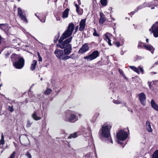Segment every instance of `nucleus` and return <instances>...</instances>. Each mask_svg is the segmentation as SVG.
Returning a JSON list of instances; mask_svg holds the SVG:
<instances>
[{
  "instance_id": "1",
  "label": "nucleus",
  "mask_w": 158,
  "mask_h": 158,
  "mask_svg": "<svg viewBox=\"0 0 158 158\" xmlns=\"http://www.w3.org/2000/svg\"><path fill=\"white\" fill-rule=\"evenodd\" d=\"M74 28V26L73 23H71L69 24L67 29L63 33L58 40L59 43L57 44L58 47L63 49L68 47V46L69 45H71V44L69 43L72 40V37H70L64 41H63L64 39L67 38L71 35Z\"/></svg>"
},
{
  "instance_id": "2",
  "label": "nucleus",
  "mask_w": 158,
  "mask_h": 158,
  "mask_svg": "<svg viewBox=\"0 0 158 158\" xmlns=\"http://www.w3.org/2000/svg\"><path fill=\"white\" fill-rule=\"evenodd\" d=\"M111 127V126L110 124H104L102 126V128L100 130V133L101 138L106 139L107 143H113L110 134V129Z\"/></svg>"
},
{
  "instance_id": "3",
  "label": "nucleus",
  "mask_w": 158,
  "mask_h": 158,
  "mask_svg": "<svg viewBox=\"0 0 158 158\" xmlns=\"http://www.w3.org/2000/svg\"><path fill=\"white\" fill-rule=\"evenodd\" d=\"M64 120L71 123H74L78 119V117L75 114L72 113L71 111H68L65 115Z\"/></svg>"
},
{
  "instance_id": "4",
  "label": "nucleus",
  "mask_w": 158,
  "mask_h": 158,
  "mask_svg": "<svg viewBox=\"0 0 158 158\" xmlns=\"http://www.w3.org/2000/svg\"><path fill=\"white\" fill-rule=\"evenodd\" d=\"M87 151H90V152L86 154L84 157L85 158H94L95 156H97L95 148L94 145H92V147L88 146L86 149Z\"/></svg>"
},
{
  "instance_id": "5",
  "label": "nucleus",
  "mask_w": 158,
  "mask_h": 158,
  "mask_svg": "<svg viewBox=\"0 0 158 158\" xmlns=\"http://www.w3.org/2000/svg\"><path fill=\"white\" fill-rule=\"evenodd\" d=\"M117 138L118 139V143L121 144V142H120L119 140L123 141L126 139L127 137V134L126 132L121 130L120 131L116 134Z\"/></svg>"
},
{
  "instance_id": "6",
  "label": "nucleus",
  "mask_w": 158,
  "mask_h": 158,
  "mask_svg": "<svg viewBox=\"0 0 158 158\" xmlns=\"http://www.w3.org/2000/svg\"><path fill=\"white\" fill-rule=\"evenodd\" d=\"M24 59L20 57L17 61H15L13 63L14 66L17 69H21L24 66Z\"/></svg>"
},
{
  "instance_id": "7",
  "label": "nucleus",
  "mask_w": 158,
  "mask_h": 158,
  "mask_svg": "<svg viewBox=\"0 0 158 158\" xmlns=\"http://www.w3.org/2000/svg\"><path fill=\"white\" fill-rule=\"evenodd\" d=\"M99 55V53L98 51H95L90 55L84 57V58L86 59L88 61H90L96 58Z\"/></svg>"
},
{
  "instance_id": "8",
  "label": "nucleus",
  "mask_w": 158,
  "mask_h": 158,
  "mask_svg": "<svg viewBox=\"0 0 158 158\" xmlns=\"http://www.w3.org/2000/svg\"><path fill=\"white\" fill-rule=\"evenodd\" d=\"M19 140L21 143L24 146H27L30 144L29 141L25 135H22L19 137Z\"/></svg>"
},
{
  "instance_id": "9",
  "label": "nucleus",
  "mask_w": 158,
  "mask_h": 158,
  "mask_svg": "<svg viewBox=\"0 0 158 158\" xmlns=\"http://www.w3.org/2000/svg\"><path fill=\"white\" fill-rule=\"evenodd\" d=\"M149 30L150 31H152L155 37H158V21L153 25Z\"/></svg>"
},
{
  "instance_id": "10",
  "label": "nucleus",
  "mask_w": 158,
  "mask_h": 158,
  "mask_svg": "<svg viewBox=\"0 0 158 158\" xmlns=\"http://www.w3.org/2000/svg\"><path fill=\"white\" fill-rule=\"evenodd\" d=\"M18 13L19 17L22 20L26 23H28V21L25 15H23V11L22 10L21 8H18Z\"/></svg>"
},
{
  "instance_id": "11",
  "label": "nucleus",
  "mask_w": 158,
  "mask_h": 158,
  "mask_svg": "<svg viewBox=\"0 0 158 158\" xmlns=\"http://www.w3.org/2000/svg\"><path fill=\"white\" fill-rule=\"evenodd\" d=\"M129 68L139 74L140 73L139 70L140 71L142 74H143L144 73V70L143 67L140 66H139L137 68L134 66H130Z\"/></svg>"
},
{
  "instance_id": "12",
  "label": "nucleus",
  "mask_w": 158,
  "mask_h": 158,
  "mask_svg": "<svg viewBox=\"0 0 158 158\" xmlns=\"http://www.w3.org/2000/svg\"><path fill=\"white\" fill-rule=\"evenodd\" d=\"M54 53L56 56L59 59H62L63 56H65L63 51L60 49H56L54 52Z\"/></svg>"
},
{
  "instance_id": "13",
  "label": "nucleus",
  "mask_w": 158,
  "mask_h": 158,
  "mask_svg": "<svg viewBox=\"0 0 158 158\" xmlns=\"http://www.w3.org/2000/svg\"><path fill=\"white\" fill-rule=\"evenodd\" d=\"M138 96L141 103L143 106H145V101L146 99L145 94L143 93H141L139 94Z\"/></svg>"
},
{
  "instance_id": "14",
  "label": "nucleus",
  "mask_w": 158,
  "mask_h": 158,
  "mask_svg": "<svg viewBox=\"0 0 158 158\" xmlns=\"http://www.w3.org/2000/svg\"><path fill=\"white\" fill-rule=\"evenodd\" d=\"M89 47L87 44L85 43L83 44L79 51V53L83 54L88 50Z\"/></svg>"
},
{
  "instance_id": "15",
  "label": "nucleus",
  "mask_w": 158,
  "mask_h": 158,
  "mask_svg": "<svg viewBox=\"0 0 158 158\" xmlns=\"http://www.w3.org/2000/svg\"><path fill=\"white\" fill-rule=\"evenodd\" d=\"M104 36V39L108 42V44L110 45L111 46L112 44L110 42V40L112 36L111 34L108 33H106L105 34Z\"/></svg>"
},
{
  "instance_id": "16",
  "label": "nucleus",
  "mask_w": 158,
  "mask_h": 158,
  "mask_svg": "<svg viewBox=\"0 0 158 158\" xmlns=\"http://www.w3.org/2000/svg\"><path fill=\"white\" fill-rule=\"evenodd\" d=\"M86 19H82L79 23V30L80 31H83L85 29V22Z\"/></svg>"
},
{
  "instance_id": "17",
  "label": "nucleus",
  "mask_w": 158,
  "mask_h": 158,
  "mask_svg": "<svg viewBox=\"0 0 158 158\" xmlns=\"http://www.w3.org/2000/svg\"><path fill=\"white\" fill-rule=\"evenodd\" d=\"M72 50V45L68 46V47L64 48L63 51L65 55H68L71 52Z\"/></svg>"
},
{
  "instance_id": "18",
  "label": "nucleus",
  "mask_w": 158,
  "mask_h": 158,
  "mask_svg": "<svg viewBox=\"0 0 158 158\" xmlns=\"http://www.w3.org/2000/svg\"><path fill=\"white\" fill-rule=\"evenodd\" d=\"M144 48L150 51L152 54L153 53L155 48L152 45L145 44L144 45Z\"/></svg>"
},
{
  "instance_id": "19",
  "label": "nucleus",
  "mask_w": 158,
  "mask_h": 158,
  "mask_svg": "<svg viewBox=\"0 0 158 158\" xmlns=\"http://www.w3.org/2000/svg\"><path fill=\"white\" fill-rule=\"evenodd\" d=\"M100 18L99 20L100 24H103L106 20L105 16L103 13H101L100 14Z\"/></svg>"
},
{
  "instance_id": "20",
  "label": "nucleus",
  "mask_w": 158,
  "mask_h": 158,
  "mask_svg": "<svg viewBox=\"0 0 158 158\" xmlns=\"http://www.w3.org/2000/svg\"><path fill=\"white\" fill-rule=\"evenodd\" d=\"M151 103L152 107L156 110L158 111V105L153 99L151 100Z\"/></svg>"
},
{
  "instance_id": "21",
  "label": "nucleus",
  "mask_w": 158,
  "mask_h": 158,
  "mask_svg": "<svg viewBox=\"0 0 158 158\" xmlns=\"http://www.w3.org/2000/svg\"><path fill=\"white\" fill-rule=\"evenodd\" d=\"M69 10L68 8H66L63 12L62 15V18L64 19L68 17L69 14Z\"/></svg>"
},
{
  "instance_id": "22",
  "label": "nucleus",
  "mask_w": 158,
  "mask_h": 158,
  "mask_svg": "<svg viewBox=\"0 0 158 158\" xmlns=\"http://www.w3.org/2000/svg\"><path fill=\"white\" fill-rule=\"evenodd\" d=\"M75 6L76 8V11L78 14L80 15H82L83 13V10L80 8L77 4H75Z\"/></svg>"
},
{
  "instance_id": "23",
  "label": "nucleus",
  "mask_w": 158,
  "mask_h": 158,
  "mask_svg": "<svg viewBox=\"0 0 158 158\" xmlns=\"http://www.w3.org/2000/svg\"><path fill=\"white\" fill-rule=\"evenodd\" d=\"M19 57L17 55L13 54L11 56V61L14 63L15 62V61L17 60H19Z\"/></svg>"
},
{
  "instance_id": "24",
  "label": "nucleus",
  "mask_w": 158,
  "mask_h": 158,
  "mask_svg": "<svg viewBox=\"0 0 158 158\" xmlns=\"http://www.w3.org/2000/svg\"><path fill=\"white\" fill-rule=\"evenodd\" d=\"M146 127L147 130L149 132H152V130L151 127L150 123L148 121H147L146 123Z\"/></svg>"
},
{
  "instance_id": "25",
  "label": "nucleus",
  "mask_w": 158,
  "mask_h": 158,
  "mask_svg": "<svg viewBox=\"0 0 158 158\" xmlns=\"http://www.w3.org/2000/svg\"><path fill=\"white\" fill-rule=\"evenodd\" d=\"M37 61L35 60H34L33 61L30 67V69L31 70H33L35 69L37 64Z\"/></svg>"
},
{
  "instance_id": "26",
  "label": "nucleus",
  "mask_w": 158,
  "mask_h": 158,
  "mask_svg": "<svg viewBox=\"0 0 158 158\" xmlns=\"http://www.w3.org/2000/svg\"><path fill=\"white\" fill-rule=\"evenodd\" d=\"M33 118L35 120H40L41 118L37 116L35 112H34L32 115Z\"/></svg>"
},
{
  "instance_id": "27",
  "label": "nucleus",
  "mask_w": 158,
  "mask_h": 158,
  "mask_svg": "<svg viewBox=\"0 0 158 158\" xmlns=\"http://www.w3.org/2000/svg\"><path fill=\"white\" fill-rule=\"evenodd\" d=\"M145 6H144L143 5H141L139 6L134 11H132L131 12L132 14L133 15L135 12H137L140 9H141L144 7Z\"/></svg>"
},
{
  "instance_id": "28",
  "label": "nucleus",
  "mask_w": 158,
  "mask_h": 158,
  "mask_svg": "<svg viewBox=\"0 0 158 158\" xmlns=\"http://www.w3.org/2000/svg\"><path fill=\"white\" fill-rule=\"evenodd\" d=\"M78 136L77 133L75 132L73 134H71L68 137V139H71L72 138H74L77 137Z\"/></svg>"
},
{
  "instance_id": "29",
  "label": "nucleus",
  "mask_w": 158,
  "mask_h": 158,
  "mask_svg": "<svg viewBox=\"0 0 158 158\" xmlns=\"http://www.w3.org/2000/svg\"><path fill=\"white\" fill-rule=\"evenodd\" d=\"M7 26V24H0V29L4 30L6 29Z\"/></svg>"
},
{
  "instance_id": "30",
  "label": "nucleus",
  "mask_w": 158,
  "mask_h": 158,
  "mask_svg": "<svg viewBox=\"0 0 158 158\" xmlns=\"http://www.w3.org/2000/svg\"><path fill=\"white\" fill-rule=\"evenodd\" d=\"M5 143V141L4 140V136L2 133V134L1 136V139L0 140V145H3Z\"/></svg>"
},
{
  "instance_id": "31",
  "label": "nucleus",
  "mask_w": 158,
  "mask_h": 158,
  "mask_svg": "<svg viewBox=\"0 0 158 158\" xmlns=\"http://www.w3.org/2000/svg\"><path fill=\"white\" fill-rule=\"evenodd\" d=\"M52 92V90L49 88H47L44 92V94L46 95H49Z\"/></svg>"
},
{
  "instance_id": "32",
  "label": "nucleus",
  "mask_w": 158,
  "mask_h": 158,
  "mask_svg": "<svg viewBox=\"0 0 158 158\" xmlns=\"http://www.w3.org/2000/svg\"><path fill=\"white\" fill-rule=\"evenodd\" d=\"M145 45V44H144V43H142L140 41H139L138 43V45L137 47L138 48H143V46L144 47V45Z\"/></svg>"
},
{
  "instance_id": "33",
  "label": "nucleus",
  "mask_w": 158,
  "mask_h": 158,
  "mask_svg": "<svg viewBox=\"0 0 158 158\" xmlns=\"http://www.w3.org/2000/svg\"><path fill=\"white\" fill-rule=\"evenodd\" d=\"M152 158H158V150L154 152L152 155Z\"/></svg>"
},
{
  "instance_id": "34",
  "label": "nucleus",
  "mask_w": 158,
  "mask_h": 158,
  "mask_svg": "<svg viewBox=\"0 0 158 158\" xmlns=\"http://www.w3.org/2000/svg\"><path fill=\"white\" fill-rule=\"evenodd\" d=\"M124 40L123 39H122L121 40V42H117L115 43V45L117 47H119L120 46V44H121V45H123L124 44Z\"/></svg>"
},
{
  "instance_id": "35",
  "label": "nucleus",
  "mask_w": 158,
  "mask_h": 158,
  "mask_svg": "<svg viewBox=\"0 0 158 158\" xmlns=\"http://www.w3.org/2000/svg\"><path fill=\"white\" fill-rule=\"evenodd\" d=\"M100 2L102 5L106 6L107 3V0H101Z\"/></svg>"
},
{
  "instance_id": "36",
  "label": "nucleus",
  "mask_w": 158,
  "mask_h": 158,
  "mask_svg": "<svg viewBox=\"0 0 158 158\" xmlns=\"http://www.w3.org/2000/svg\"><path fill=\"white\" fill-rule=\"evenodd\" d=\"M32 123V122H31L30 120H28L27 121V127H30L31 126Z\"/></svg>"
},
{
  "instance_id": "37",
  "label": "nucleus",
  "mask_w": 158,
  "mask_h": 158,
  "mask_svg": "<svg viewBox=\"0 0 158 158\" xmlns=\"http://www.w3.org/2000/svg\"><path fill=\"white\" fill-rule=\"evenodd\" d=\"M73 55V54H72L70 55V56H63V58H62V59L63 60H67L68 59H69L71 58L72 57V56Z\"/></svg>"
},
{
  "instance_id": "38",
  "label": "nucleus",
  "mask_w": 158,
  "mask_h": 158,
  "mask_svg": "<svg viewBox=\"0 0 158 158\" xmlns=\"http://www.w3.org/2000/svg\"><path fill=\"white\" fill-rule=\"evenodd\" d=\"M25 155L28 158H31V154L29 153V152H27L26 154Z\"/></svg>"
},
{
  "instance_id": "39",
  "label": "nucleus",
  "mask_w": 158,
  "mask_h": 158,
  "mask_svg": "<svg viewBox=\"0 0 158 158\" xmlns=\"http://www.w3.org/2000/svg\"><path fill=\"white\" fill-rule=\"evenodd\" d=\"M94 32L93 35L94 36H98L99 35L98 34L96 30L95 29H94Z\"/></svg>"
},
{
  "instance_id": "40",
  "label": "nucleus",
  "mask_w": 158,
  "mask_h": 158,
  "mask_svg": "<svg viewBox=\"0 0 158 158\" xmlns=\"http://www.w3.org/2000/svg\"><path fill=\"white\" fill-rule=\"evenodd\" d=\"M113 102V103L116 104H120L121 103V102L119 100H114Z\"/></svg>"
},
{
  "instance_id": "41",
  "label": "nucleus",
  "mask_w": 158,
  "mask_h": 158,
  "mask_svg": "<svg viewBox=\"0 0 158 158\" xmlns=\"http://www.w3.org/2000/svg\"><path fill=\"white\" fill-rule=\"evenodd\" d=\"M15 154V152H13L12 154L10 156L9 158H14Z\"/></svg>"
},
{
  "instance_id": "42",
  "label": "nucleus",
  "mask_w": 158,
  "mask_h": 158,
  "mask_svg": "<svg viewBox=\"0 0 158 158\" xmlns=\"http://www.w3.org/2000/svg\"><path fill=\"white\" fill-rule=\"evenodd\" d=\"M152 82H149V81H148V86H149V88L151 89V87H152Z\"/></svg>"
},
{
  "instance_id": "43",
  "label": "nucleus",
  "mask_w": 158,
  "mask_h": 158,
  "mask_svg": "<svg viewBox=\"0 0 158 158\" xmlns=\"http://www.w3.org/2000/svg\"><path fill=\"white\" fill-rule=\"evenodd\" d=\"M119 72L121 75H123V76H124L123 74V71L122 70H120V69H119Z\"/></svg>"
},
{
  "instance_id": "44",
  "label": "nucleus",
  "mask_w": 158,
  "mask_h": 158,
  "mask_svg": "<svg viewBox=\"0 0 158 158\" xmlns=\"http://www.w3.org/2000/svg\"><path fill=\"white\" fill-rule=\"evenodd\" d=\"M9 110L11 112H12L14 110L13 107L11 106H9Z\"/></svg>"
},
{
  "instance_id": "45",
  "label": "nucleus",
  "mask_w": 158,
  "mask_h": 158,
  "mask_svg": "<svg viewBox=\"0 0 158 158\" xmlns=\"http://www.w3.org/2000/svg\"><path fill=\"white\" fill-rule=\"evenodd\" d=\"M56 20L57 21H60V18L58 16H57L56 17Z\"/></svg>"
},
{
  "instance_id": "46",
  "label": "nucleus",
  "mask_w": 158,
  "mask_h": 158,
  "mask_svg": "<svg viewBox=\"0 0 158 158\" xmlns=\"http://www.w3.org/2000/svg\"><path fill=\"white\" fill-rule=\"evenodd\" d=\"M10 55V53L9 52H7L5 55L6 58H7V57H8Z\"/></svg>"
},
{
  "instance_id": "47",
  "label": "nucleus",
  "mask_w": 158,
  "mask_h": 158,
  "mask_svg": "<svg viewBox=\"0 0 158 158\" xmlns=\"http://www.w3.org/2000/svg\"><path fill=\"white\" fill-rule=\"evenodd\" d=\"M39 19L40 21H41L42 22H45V19Z\"/></svg>"
},
{
  "instance_id": "48",
  "label": "nucleus",
  "mask_w": 158,
  "mask_h": 158,
  "mask_svg": "<svg viewBox=\"0 0 158 158\" xmlns=\"http://www.w3.org/2000/svg\"><path fill=\"white\" fill-rule=\"evenodd\" d=\"M128 110L129 111H130V112L132 113H132H133V110H132L131 109V108H128Z\"/></svg>"
},
{
  "instance_id": "49",
  "label": "nucleus",
  "mask_w": 158,
  "mask_h": 158,
  "mask_svg": "<svg viewBox=\"0 0 158 158\" xmlns=\"http://www.w3.org/2000/svg\"><path fill=\"white\" fill-rule=\"evenodd\" d=\"M152 6V5H151V4L150 3H149L148 4V6H147L149 7H150Z\"/></svg>"
},
{
  "instance_id": "50",
  "label": "nucleus",
  "mask_w": 158,
  "mask_h": 158,
  "mask_svg": "<svg viewBox=\"0 0 158 158\" xmlns=\"http://www.w3.org/2000/svg\"><path fill=\"white\" fill-rule=\"evenodd\" d=\"M39 58V61H42V58L41 56H40Z\"/></svg>"
},
{
  "instance_id": "51",
  "label": "nucleus",
  "mask_w": 158,
  "mask_h": 158,
  "mask_svg": "<svg viewBox=\"0 0 158 158\" xmlns=\"http://www.w3.org/2000/svg\"><path fill=\"white\" fill-rule=\"evenodd\" d=\"M78 28V26H77L76 27V28H75V31L76 32L77 31Z\"/></svg>"
},
{
  "instance_id": "52",
  "label": "nucleus",
  "mask_w": 158,
  "mask_h": 158,
  "mask_svg": "<svg viewBox=\"0 0 158 158\" xmlns=\"http://www.w3.org/2000/svg\"><path fill=\"white\" fill-rule=\"evenodd\" d=\"M2 38L0 35V45L1 44V41L2 40Z\"/></svg>"
},
{
  "instance_id": "53",
  "label": "nucleus",
  "mask_w": 158,
  "mask_h": 158,
  "mask_svg": "<svg viewBox=\"0 0 158 158\" xmlns=\"http://www.w3.org/2000/svg\"><path fill=\"white\" fill-rule=\"evenodd\" d=\"M78 1V3L79 5H80L81 4V2L80 0H77Z\"/></svg>"
},
{
  "instance_id": "54",
  "label": "nucleus",
  "mask_w": 158,
  "mask_h": 158,
  "mask_svg": "<svg viewBox=\"0 0 158 158\" xmlns=\"http://www.w3.org/2000/svg\"><path fill=\"white\" fill-rule=\"evenodd\" d=\"M37 55L38 56V57H39L40 56H41L40 55L39 52H37Z\"/></svg>"
},
{
  "instance_id": "55",
  "label": "nucleus",
  "mask_w": 158,
  "mask_h": 158,
  "mask_svg": "<svg viewBox=\"0 0 158 158\" xmlns=\"http://www.w3.org/2000/svg\"><path fill=\"white\" fill-rule=\"evenodd\" d=\"M158 64V61H157L155 63V64H156V65H157Z\"/></svg>"
},
{
  "instance_id": "56",
  "label": "nucleus",
  "mask_w": 158,
  "mask_h": 158,
  "mask_svg": "<svg viewBox=\"0 0 158 158\" xmlns=\"http://www.w3.org/2000/svg\"><path fill=\"white\" fill-rule=\"evenodd\" d=\"M113 25H115V24L114 23H112V24L110 26H113Z\"/></svg>"
},
{
  "instance_id": "57",
  "label": "nucleus",
  "mask_w": 158,
  "mask_h": 158,
  "mask_svg": "<svg viewBox=\"0 0 158 158\" xmlns=\"http://www.w3.org/2000/svg\"><path fill=\"white\" fill-rule=\"evenodd\" d=\"M146 41L147 42V43H148V39H146Z\"/></svg>"
},
{
  "instance_id": "58",
  "label": "nucleus",
  "mask_w": 158,
  "mask_h": 158,
  "mask_svg": "<svg viewBox=\"0 0 158 158\" xmlns=\"http://www.w3.org/2000/svg\"><path fill=\"white\" fill-rule=\"evenodd\" d=\"M155 8V7L154 6H153V7H151V9H154Z\"/></svg>"
},
{
  "instance_id": "59",
  "label": "nucleus",
  "mask_w": 158,
  "mask_h": 158,
  "mask_svg": "<svg viewBox=\"0 0 158 158\" xmlns=\"http://www.w3.org/2000/svg\"><path fill=\"white\" fill-rule=\"evenodd\" d=\"M35 16H36L38 18H39V17L37 16V15H36V14H35Z\"/></svg>"
},
{
  "instance_id": "60",
  "label": "nucleus",
  "mask_w": 158,
  "mask_h": 158,
  "mask_svg": "<svg viewBox=\"0 0 158 158\" xmlns=\"http://www.w3.org/2000/svg\"><path fill=\"white\" fill-rule=\"evenodd\" d=\"M81 115V114H79V116H80V117Z\"/></svg>"
},
{
  "instance_id": "61",
  "label": "nucleus",
  "mask_w": 158,
  "mask_h": 158,
  "mask_svg": "<svg viewBox=\"0 0 158 158\" xmlns=\"http://www.w3.org/2000/svg\"><path fill=\"white\" fill-rule=\"evenodd\" d=\"M42 79H42V78H41V79H40V80H41V81H42Z\"/></svg>"
},
{
  "instance_id": "62",
  "label": "nucleus",
  "mask_w": 158,
  "mask_h": 158,
  "mask_svg": "<svg viewBox=\"0 0 158 158\" xmlns=\"http://www.w3.org/2000/svg\"><path fill=\"white\" fill-rule=\"evenodd\" d=\"M112 19H113V21H114V18H112Z\"/></svg>"
},
{
  "instance_id": "63",
  "label": "nucleus",
  "mask_w": 158,
  "mask_h": 158,
  "mask_svg": "<svg viewBox=\"0 0 158 158\" xmlns=\"http://www.w3.org/2000/svg\"><path fill=\"white\" fill-rule=\"evenodd\" d=\"M110 9L111 10L112 9V8H110Z\"/></svg>"
},
{
  "instance_id": "64",
  "label": "nucleus",
  "mask_w": 158,
  "mask_h": 158,
  "mask_svg": "<svg viewBox=\"0 0 158 158\" xmlns=\"http://www.w3.org/2000/svg\"><path fill=\"white\" fill-rule=\"evenodd\" d=\"M18 1H20V0H18Z\"/></svg>"
}]
</instances>
